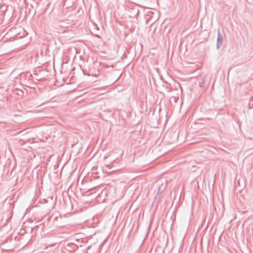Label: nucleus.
<instances>
[{
	"mask_svg": "<svg viewBox=\"0 0 253 253\" xmlns=\"http://www.w3.org/2000/svg\"><path fill=\"white\" fill-rule=\"evenodd\" d=\"M223 42V39L222 36L220 34L219 30H218L217 32V38L216 41V48L219 49L222 45Z\"/></svg>",
	"mask_w": 253,
	"mask_h": 253,
	"instance_id": "f257e3e1",
	"label": "nucleus"
},
{
	"mask_svg": "<svg viewBox=\"0 0 253 253\" xmlns=\"http://www.w3.org/2000/svg\"><path fill=\"white\" fill-rule=\"evenodd\" d=\"M166 187V185L164 186H163V185L161 186H159L158 188V193H162L163 191L164 190L165 188Z\"/></svg>",
	"mask_w": 253,
	"mask_h": 253,
	"instance_id": "f03ea898",
	"label": "nucleus"
},
{
	"mask_svg": "<svg viewBox=\"0 0 253 253\" xmlns=\"http://www.w3.org/2000/svg\"><path fill=\"white\" fill-rule=\"evenodd\" d=\"M94 36H95V37H97V38H100V36H99V35H97V34H95V35H94Z\"/></svg>",
	"mask_w": 253,
	"mask_h": 253,
	"instance_id": "7ed1b4c3",
	"label": "nucleus"
},
{
	"mask_svg": "<svg viewBox=\"0 0 253 253\" xmlns=\"http://www.w3.org/2000/svg\"><path fill=\"white\" fill-rule=\"evenodd\" d=\"M37 81H41V79H39V77H37V79H36Z\"/></svg>",
	"mask_w": 253,
	"mask_h": 253,
	"instance_id": "20e7f679",
	"label": "nucleus"
},
{
	"mask_svg": "<svg viewBox=\"0 0 253 253\" xmlns=\"http://www.w3.org/2000/svg\"><path fill=\"white\" fill-rule=\"evenodd\" d=\"M37 81H41V79H39V77H37V79H36Z\"/></svg>",
	"mask_w": 253,
	"mask_h": 253,
	"instance_id": "39448f33",
	"label": "nucleus"
},
{
	"mask_svg": "<svg viewBox=\"0 0 253 253\" xmlns=\"http://www.w3.org/2000/svg\"><path fill=\"white\" fill-rule=\"evenodd\" d=\"M51 217H52L51 216L48 217L47 218V220H48L50 219L51 218Z\"/></svg>",
	"mask_w": 253,
	"mask_h": 253,
	"instance_id": "423d86ee",
	"label": "nucleus"
},
{
	"mask_svg": "<svg viewBox=\"0 0 253 253\" xmlns=\"http://www.w3.org/2000/svg\"><path fill=\"white\" fill-rule=\"evenodd\" d=\"M199 86H201V87H202V84H201V83H200V84H199Z\"/></svg>",
	"mask_w": 253,
	"mask_h": 253,
	"instance_id": "0eeeda50",
	"label": "nucleus"
},
{
	"mask_svg": "<svg viewBox=\"0 0 253 253\" xmlns=\"http://www.w3.org/2000/svg\"><path fill=\"white\" fill-rule=\"evenodd\" d=\"M72 246H74L75 247H77L75 244H72Z\"/></svg>",
	"mask_w": 253,
	"mask_h": 253,
	"instance_id": "6e6552de",
	"label": "nucleus"
},
{
	"mask_svg": "<svg viewBox=\"0 0 253 253\" xmlns=\"http://www.w3.org/2000/svg\"><path fill=\"white\" fill-rule=\"evenodd\" d=\"M57 217L56 216V217H55L54 218V219H57Z\"/></svg>",
	"mask_w": 253,
	"mask_h": 253,
	"instance_id": "1a4fd4ad",
	"label": "nucleus"
}]
</instances>
